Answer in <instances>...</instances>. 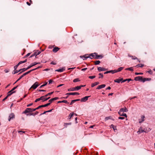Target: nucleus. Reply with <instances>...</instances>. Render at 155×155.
<instances>
[{"label": "nucleus", "instance_id": "5", "mask_svg": "<svg viewBox=\"0 0 155 155\" xmlns=\"http://www.w3.org/2000/svg\"><path fill=\"white\" fill-rule=\"evenodd\" d=\"M143 77L142 76H137L134 78V80L142 82Z\"/></svg>", "mask_w": 155, "mask_h": 155}, {"label": "nucleus", "instance_id": "53", "mask_svg": "<svg viewBox=\"0 0 155 155\" xmlns=\"http://www.w3.org/2000/svg\"><path fill=\"white\" fill-rule=\"evenodd\" d=\"M51 64L55 65L56 64V63L54 61H52L51 62Z\"/></svg>", "mask_w": 155, "mask_h": 155}, {"label": "nucleus", "instance_id": "48", "mask_svg": "<svg viewBox=\"0 0 155 155\" xmlns=\"http://www.w3.org/2000/svg\"><path fill=\"white\" fill-rule=\"evenodd\" d=\"M19 65L18 64H17L16 65L14 66V68L15 70L17 68V67H18V66Z\"/></svg>", "mask_w": 155, "mask_h": 155}, {"label": "nucleus", "instance_id": "23", "mask_svg": "<svg viewBox=\"0 0 155 155\" xmlns=\"http://www.w3.org/2000/svg\"><path fill=\"white\" fill-rule=\"evenodd\" d=\"M99 84L98 82H96L91 84V87H93L94 86L98 84Z\"/></svg>", "mask_w": 155, "mask_h": 155}, {"label": "nucleus", "instance_id": "62", "mask_svg": "<svg viewBox=\"0 0 155 155\" xmlns=\"http://www.w3.org/2000/svg\"><path fill=\"white\" fill-rule=\"evenodd\" d=\"M85 85H81L80 86H78V87H80V89H81L82 87H85Z\"/></svg>", "mask_w": 155, "mask_h": 155}, {"label": "nucleus", "instance_id": "55", "mask_svg": "<svg viewBox=\"0 0 155 155\" xmlns=\"http://www.w3.org/2000/svg\"><path fill=\"white\" fill-rule=\"evenodd\" d=\"M49 84H50L52 82L54 81H53L51 79H50L49 81Z\"/></svg>", "mask_w": 155, "mask_h": 155}, {"label": "nucleus", "instance_id": "61", "mask_svg": "<svg viewBox=\"0 0 155 155\" xmlns=\"http://www.w3.org/2000/svg\"><path fill=\"white\" fill-rule=\"evenodd\" d=\"M24 63L23 61H20L18 64L19 65L20 64H21L22 63Z\"/></svg>", "mask_w": 155, "mask_h": 155}, {"label": "nucleus", "instance_id": "27", "mask_svg": "<svg viewBox=\"0 0 155 155\" xmlns=\"http://www.w3.org/2000/svg\"><path fill=\"white\" fill-rule=\"evenodd\" d=\"M33 71V70H30V71L27 72H25V73H24L22 75L23 76H25L26 75L28 74L30 72H31L32 71Z\"/></svg>", "mask_w": 155, "mask_h": 155}, {"label": "nucleus", "instance_id": "49", "mask_svg": "<svg viewBox=\"0 0 155 155\" xmlns=\"http://www.w3.org/2000/svg\"><path fill=\"white\" fill-rule=\"evenodd\" d=\"M62 103H64L66 104H68L69 103L66 100H63L62 101Z\"/></svg>", "mask_w": 155, "mask_h": 155}, {"label": "nucleus", "instance_id": "21", "mask_svg": "<svg viewBox=\"0 0 155 155\" xmlns=\"http://www.w3.org/2000/svg\"><path fill=\"white\" fill-rule=\"evenodd\" d=\"M111 73L112 74L115 73L114 70H110V71H106V72L104 73V74H107L108 73Z\"/></svg>", "mask_w": 155, "mask_h": 155}, {"label": "nucleus", "instance_id": "39", "mask_svg": "<svg viewBox=\"0 0 155 155\" xmlns=\"http://www.w3.org/2000/svg\"><path fill=\"white\" fill-rule=\"evenodd\" d=\"M144 66V65L142 64H139L136 65V67H139L141 68H142Z\"/></svg>", "mask_w": 155, "mask_h": 155}, {"label": "nucleus", "instance_id": "9", "mask_svg": "<svg viewBox=\"0 0 155 155\" xmlns=\"http://www.w3.org/2000/svg\"><path fill=\"white\" fill-rule=\"evenodd\" d=\"M50 104H51V103H47L46 104H45V105H40V106H39L38 107H37V108L38 109H39V108H41V107H47V106L49 105Z\"/></svg>", "mask_w": 155, "mask_h": 155}, {"label": "nucleus", "instance_id": "50", "mask_svg": "<svg viewBox=\"0 0 155 155\" xmlns=\"http://www.w3.org/2000/svg\"><path fill=\"white\" fill-rule=\"evenodd\" d=\"M143 74V73H137V72H136L135 73V74H136V75H139V74L142 75V74Z\"/></svg>", "mask_w": 155, "mask_h": 155}, {"label": "nucleus", "instance_id": "7", "mask_svg": "<svg viewBox=\"0 0 155 155\" xmlns=\"http://www.w3.org/2000/svg\"><path fill=\"white\" fill-rule=\"evenodd\" d=\"M9 118L8 119V121H10L11 119H13L15 118V116L13 113H11L9 117Z\"/></svg>", "mask_w": 155, "mask_h": 155}, {"label": "nucleus", "instance_id": "22", "mask_svg": "<svg viewBox=\"0 0 155 155\" xmlns=\"http://www.w3.org/2000/svg\"><path fill=\"white\" fill-rule=\"evenodd\" d=\"M151 80V78H143L142 79V82H144L146 81H150Z\"/></svg>", "mask_w": 155, "mask_h": 155}, {"label": "nucleus", "instance_id": "13", "mask_svg": "<svg viewBox=\"0 0 155 155\" xmlns=\"http://www.w3.org/2000/svg\"><path fill=\"white\" fill-rule=\"evenodd\" d=\"M89 97V96H85V97L82 98L81 100V102L86 101L88 100V98Z\"/></svg>", "mask_w": 155, "mask_h": 155}, {"label": "nucleus", "instance_id": "8", "mask_svg": "<svg viewBox=\"0 0 155 155\" xmlns=\"http://www.w3.org/2000/svg\"><path fill=\"white\" fill-rule=\"evenodd\" d=\"M144 130L145 129H143V127H140L139 129V130L137 132V133L138 134H140L143 132H145V131Z\"/></svg>", "mask_w": 155, "mask_h": 155}, {"label": "nucleus", "instance_id": "29", "mask_svg": "<svg viewBox=\"0 0 155 155\" xmlns=\"http://www.w3.org/2000/svg\"><path fill=\"white\" fill-rule=\"evenodd\" d=\"M109 119H112L113 120H114V119H112V117L111 116H109V117H106L105 118V120H108Z\"/></svg>", "mask_w": 155, "mask_h": 155}, {"label": "nucleus", "instance_id": "63", "mask_svg": "<svg viewBox=\"0 0 155 155\" xmlns=\"http://www.w3.org/2000/svg\"><path fill=\"white\" fill-rule=\"evenodd\" d=\"M30 54V53H28V54H27L25 56V57H27Z\"/></svg>", "mask_w": 155, "mask_h": 155}, {"label": "nucleus", "instance_id": "41", "mask_svg": "<svg viewBox=\"0 0 155 155\" xmlns=\"http://www.w3.org/2000/svg\"><path fill=\"white\" fill-rule=\"evenodd\" d=\"M24 76L22 75H21L19 78L17 80V81L14 83V84H15L16 83L17 81H19Z\"/></svg>", "mask_w": 155, "mask_h": 155}, {"label": "nucleus", "instance_id": "33", "mask_svg": "<svg viewBox=\"0 0 155 155\" xmlns=\"http://www.w3.org/2000/svg\"><path fill=\"white\" fill-rule=\"evenodd\" d=\"M74 113H70L69 115V119H71V118L73 116V115H74Z\"/></svg>", "mask_w": 155, "mask_h": 155}, {"label": "nucleus", "instance_id": "16", "mask_svg": "<svg viewBox=\"0 0 155 155\" xmlns=\"http://www.w3.org/2000/svg\"><path fill=\"white\" fill-rule=\"evenodd\" d=\"M106 86V85L104 84H103L101 85H100L98 86L97 87V89H100Z\"/></svg>", "mask_w": 155, "mask_h": 155}, {"label": "nucleus", "instance_id": "35", "mask_svg": "<svg viewBox=\"0 0 155 155\" xmlns=\"http://www.w3.org/2000/svg\"><path fill=\"white\" fill-rule=\"evenodd\" d=\"M79 81H80V80L78 78L75 79L73 81L74 82H76Z\"/></svg>", "mask_w": 155, "mask_h": 155}, {"label": "nucleus", "instance_id": "3", "mask_svg": "<svg viewBox=\"0 0 155 155\" xmlns=\"http://www.w3.org/2000/svg\"><path fill=\"white\" fill-rule=\"evenodd\" d=\"M80 89V87H78V86L74 87H72L68 90V91H78Z\"/></svg>", "mask_w": 155, "mask_h": 155}, {"label": "nucleus", "instance_id": "11", "mask_svg": "<svg viewBox=\"0 0 155 155\" xmlns=\"http://www.w3.org/2000/svg\"><path fill=\"white\" fill-rule=\"evenodd\" d=\"M128 111L127 109L125 107L124 108H121L119 110V111L124 113V112H127Z\"/></svg>", "mask_w": 155, "mask_h": 155}, {"label": "nucleus", "instance_id": "18", "mask_svg": "<svg viewBox=\"0 0 155 155\" xmlns=\"http://www.w3.org/2000/svg\"><path fill=\"white\" fill-rule=\"evenodd\" d=\"M59 98L58 97H55L53 98H52L49 100V103H51L53 101L56 100H57Z\"/></svg>", "mask_w": 155, "mask_h": 155}, {"label": "nucleus", "instance_id": "4", "mask_svg": "<svg viewBox=\"0 0 155 155\" xmlns=\"http://www.w3.org/2000/svg\"><path fill=\"white\" fill-rule=\"evenodd\" d=\"M45 96H42L40 97L39 98H37L36 99V100L35 101V102H37L40 101V100H42L43 101H45Z\"/></svg>", "mask_w": 155, "mask_h": 155}, {"label": "nucleus", "instance_id": "43", "mask_svg": "<svg viewBox=\"0 0 155 155\" xmlns=\"http://www.w3.org/2000/svg\"><path fill=\"white\" fill-rule=\"evenodd\" d=\"M75 102H76V101L75 100H72L71 103L70 104V105H72L73 103H74Z\"/></svg>", "mask_w": 155, "mask_h": 155}, {"label": "nucleus", "instance_id": "12", "mask_svg": "<svg viewBox=\"0 0 155 155\" xmlns=\"http://www.w3.org/2000/svg\"><path fill=\"white\" fill-rule=\"evenodd\" d=\"M97 70L99 72L103 71L106 70L107 69L105 68H103L101 67H98Z\"/></svg>", "mask_w": 155, "mask_h": 155}, {"label": "nucleus", "instance_id": "47", "mask_svg": "<svg viewBox=\"0 0 155 155\" xmlns=\"http://www.w3.org/2000/svg\"><path fill=\"white\" fill-rule=\"evenodd\" d=\"M37 109H38L37 108V107L36 108H31V112L35 111Z\"/></svg>", "mask_w": 155, "mask_h": 155}, {"label": "nucleus", "instance_id": "30", "mask_svg": "<svg viewBox=\"0 0 155 155\" xmlns=\"http://www.w3.org/2000/svg\"><path fill=\"white\" fill-rule=\"evenodd\" d=\"M64 69L63 68H62L61 69L56 70H55V71H58V72H63V71H64Z\"/></svg>", "mask_w": 155, "mask_h": 155}, {"label": "nucleus", "instance_id": "24", "mask_svg": "<svg viewBox=\"0 0 155 155\" xmlns=\"http://www.w3.org/2000/svg\"><path fill=\"white\" fill-rule=\"evenodd\" d=\"M36 65V64H35V62H34V63H33V64H31L27 68H26V69H29V68H31V67L35 65Z\"/></svg>", "mask_w": 155, "mask_h": 155}, {"label": "nucleus", "instance_id": "57", "mask_svg": "<svg viewBox=\"0 0 155 155\" xmlns=\"http://www.w3.org/2000/svg\"><path fill=\"white\" fill-rule=\"evenodd\" d=\"M71 124V123H66L64 124V126H65V125H70Z\"/></svg>", "mask_w": 155, "mask_h": 155}, {"label": "nucleus", "instance_id": "14", "mask_svg": "<svg viewBox=\"0 0 155 155\" xmlns=\"http://www.w3.org/2000/svg\"><path fill=\"white\" fill-rule=\"evenodd\" d=\"M68 95H78L79 93L78 92L68 93L66 94Z\"/></svg>", "mask_w": 155, "mask_h": 155}, {"label": "nucleus", "instance_id": "42", "mask_svg": "<svg viewBox=\"0 0 155 155\" xmlns=\"http://www.w3.org/2000/svg\"><path fill=\"white\" fill-rule=\"evenodd\" d=\"M36 53H37V52H35L34 53V54H32V55H31L30 57V58H31L32 57H33L35 56L36 57Z\"/></svg>", "mask_w": 155, "mask_h": 155}, {"label": "nucleus", "instance_id": "40", "mask_svg": "<svg viewBox=\"0 0 155 155\" xmlns=\"http://www.w3.org/2000/svg\"><path fill=\"white\" fill-rule=\"evenodd\" d=\"M95 65H97L100 63V61H97L94 62Z\"/></svg>", "mask_w": 155, "mask_h": 155}, {"label": "nucleus", "instance_id": "17", "mask_svg": "<svg viewBox=\"0 0 155 155\" xmlns=\"http://www.w3.org/2000/svg\"><path fill=\"white\" fill-rule=\"evenodd\" d=\"M124 68V67H120L117 70H114V71L115 73H117L118 72L120 71Z\"/></svg>", "mask_w": 155, "mask_h": 155}, {"label": "nucleus", "instance_id": "51", "mask_svg": "<svg viewBox=\"0 0 155 155\" xmlns=\"http://www.w3.org/2000/svg\"><path fill=\"white\" fill-rule=\"evenodd\" d=\"M147 72H148L150 74H152L153 73V72L151 70H150L149 71Z\"/></svg>", "mask_w": 155, "mask_h": 155}, {"label": "nucleus", "instance_id": "15", "mask_svg": "<svg viewBox=\"0 0 155 155\" xmlns=\"http://www.w3.org/2000/svg\"><path fill=\"white\" fill-rule=\"evenodd\" d=\"M118 114L120 115L121 116H124L126 117H127V116L126 114L124 113V112H122L120 111L118 112Z\"/></svg>", "mask_w": 155, "mask_h": 155}, {"label": "nucleus", "instance_id": "60", "mask_svg": "<svg viewBox=\"0 0 155 155\" xmlns=\"http://www.w3.org/2000/svg\"><path fill=\"white\" fill-rule=\"evenodd\" d=\"M18 133H21L20 134H21L22 133H25V131H18Z\"/></svg>", "mask_w": 155, "mask_h": 155}, {"label": "nucleus", "instance_id": "44", "mask_svg": "<svg viewBox=\"0 0 155 155\" xmlns=\"http://www.w3.org/2000/svg\"><path fill=\"white\" fill-rule=\"evenodd\" d=\"M95 77H96L95 76H94H94H89V78L91 79H92L95 78Z\"/></svg>", "mask_w": 155, "mask_h": 155}, {"label": "nucleus", "instance_id": "64", "mask_svg": "<svg viewBox=\"0 0 155 155\" xmlns=\"http://www.w3.org/2000/svg\"><path fill=\"white\" fill-rule=\"evenodd\" d=\"M4 71H5V72L6 73H7L9 71V70H7V69H5V70Z\"/></svg>", "mask_w": 155, "mask_h": 155}, {"label": "nucleus", "instance_id": "58", "mask_svg": "<svg viewBox=\"0 0 155 155\" xmlns=\"http://www.w3.org/2000/svg\"><path fill=\"white\" fill-rule=\"evenodd\" d=\"M118 119H119L123 120L124 119V118L123 117H118Z\"/></svg>", "mask_w": 155, "mask_h": 155}, {"label": "nucleus", "instance_id": "32", "mask_svg": "<svg viewBox=\"0 0 155 155\" xmlns=\"http://www.w3.org/2000/svg\"><path fill=\"white\" fill-rule=\"evenodd\" d=\"M125 70H129V71H133V69L132 67H130V68H126L125 69Z\"/></svg>", "mask_w": 155, "mask_h": 155}, {"label": "nucleus", "instance_id": "26", "mask_svg": "<svg viewBox=\"0 0 155 155\" xmlns=\"http://www.w3.org/2000/svg\"><path fill=\"white\" fill-rule=\"evenodd\" d=\"M132 81V80L131 79L128 78V79H125L123 81L121 82L122 83V82H125L126 81H127L128 82H129L130 81Z\"/></svg>", "mask_w": 155, "mask_h": 155}, {"label": "nucleus", "instance_id": "52", "mask_svg": "<svg viewBox=\"0 0 155 155\" xmlns=\"http://www.w3.org/2000/svg\"><path fill=\"white\" fill-rule=\"evenodd\" d=\"M37 52V53H36V56L38 55H39V54H40V53H41V51H37L36 52Z\"/></svg>", "mask_w": 155, "mask_h": 155}, {"label": "nucleus", "instance_id": "38", "mask_svg": "<svg viewBox=\"0 0 155 155\" xmlns=\"http://www.w3.org/2000/svg\"><path fill=\"white\" fill-rule=\"evenodd\" d=\"M99 75H100V76L99 77V78H103V74L101 73H100L99 74Z\"/></svg>", "mask_w": 155, "mask_h": 155}, {"label": "nucleus", "instance_id": "31", "mask_svg": "<svg viewBox=\"0 0 155 155\" xmlns=\"http://www.w3.org/2000/svg\"><path fill=\"white\" fill-rule=\"evenodd\" d=\"M128 56L129 57H131L132 59L134 60V59H137V60H138V59H137V58L135 56H130V55H128Z\"/></svg>", "mask_w": 155, "mask_h": 155}, {"label": "nucleus", "instance_id": "28", "mask_svg": "<svg viewBox=\"0 0 155 155\" xmlns=\"http://www.w3.org/2000/svg\"><path fill=\"white\" fill-rule=\"evenodd\" d=\"M110 127L111 128H113L114 130H117L116 126H114L113 124H111V125Z\"/></svg>", "mask_w": 155, "mask_h": 155}, {"label": "nucleus", "instance_id": "36", "mask_svg": "<svg viewBox=\"0 0 155 155\" xmlns=\"http://www.w3.org/2000/svg\"><path fill=\"white\" fill-rule=\"evenodd\" d=\"M53 92H51L50 93H48V94H46V95H45L44 96L45 97H47L48 96L51 95V94H52L53 93Z\"/></svg>", "mask_w": 155, "mask_h": 155}, {"label": "nucleus", "instance_id": "1", "mask_svg": "<svg viewBox=\"0 0 155 155\" xmlns=\"http://www.w3.org/2000/svg\"><path fill=\"white\" fill-rule=\"evenodd\" d=\"M96 53H92L90 54V56L85 57L84 56H83V57L85 59H87V58H90L92 59L93 58H94L95 59V57L96 56Z\"/></svg>", "mask_w": 155, "mask_h": 155}, {"label": "nucleus", "instance_id": "45", "mask_svg": "<svg viewBox=\"0 0 155 155\" xmlns=\"http://www.w3.org/2000/svg\"><path fill=\"white\" fill-rule=\"evenodd\" d=\"M145 117L144 116H142L141 117V118L142 119V121L141 122L140 121L139 122L140 123L142 122H143L144 121V118Z\"/></svg>", "mask_w": 155, "mask_h": 155}, {"label": "nucleus", "instance_id": "25", "mask_svg": "<svg viewBox=\"0 0 155 155\" xmlns=\"http://www.w3.org/2000/svg\"><path fill=\"white\" fill-rule=\"evenodd\" d=\"M59 50V48L58 47H56L53 48L52 51L54 52H56Z\"/></svg>", "mask_w": 155, "mask_h": 155}, {"label": "nucleus", "instance_id": "19", "mask_svg": "<svg viewBox=\"0 0 155 155\" xmlns=\"http://www.w3.org/2000/svg\"><path fill=\"white\" fill-rule=\"evenodd\" d=\"M123 80V78H121L120 79H117L114 80V81L117 83H119L120 81H122Z\"/></svg>", "mask_w": 155, "mask_h": 155}, {"label": "nucleus", "instance_id": "59", "mask_svg": "<svg viewBox=\"0 0 155 155\" xmlns=\"http://www.w3.org/2000/svg\"><path fill=\"white\" fill-rule=\"evenodd\" d=\"M33 105V103H31L30 104H28L27 105V107H29L31 105Z\"/></svg>", "mask_w": 155, "mask_h": 155}, {"label": "nucleus", "instance_id": "10", "mask_svg": "<svg viewBox=\"0 0 155 155\" xmlns=\"http://www.w3.org/2000/svg\"><path fill=\"white\" fill-rule=\"evenodd\" d=\"M31 112V108H27L23 112V114H26L27 113Z\"/></svg>", "mask_w": 155, "mask_h": 155}, {"label": "nucleus", "instance_id": "56", "mask_svg": "<svg viewBox=\"0 0 155 155\" xmlns=\"http://www.w3.org/2000/svg\"><path fill=\"white\" fill-rule=\"evenodd\" d=\"M41 68V66H39V67H38L35 68V69H32V70H33V71H35L36 69H37L39 68Z\"/></svg>", "mask_w": 155, "mask_h": 155}, {"label": "nucleus", "instance_id": "20", "mask_svg": "<svg viewBox=\"0 0 155 155\" xmlns=\"http://www.w3.org/2000/svg\"><path fill=\"white\" fill-rule=\"evenodd\" d=\"M103 56L101 55H98L97 54V53L96 54V56L95 57V59H99L102 58H103Z\"/></svg>", "mask_w": 155, "mask_h": 155}, {"label": "nucleus", "instance_id": "34", "mask_svg": "<svg viewBox=\"0 0 155 155\" xmlns=\"http://www.w3.org/2000/svg\"><path fill=\"white\" fill-rule=\"evenodd\" d=\"M21 71V70L20 69L18 70H17L14 71V72H13L12 74H16V73L18 72L19 71Z\"/></svg>", "mask_w": 155, "mask_h": 155}, {"label": "nucleus", "instance_id": "54", "mask_svg": "<svg viewBox=\"0 0 155 155\" xmlns=\"http://www.w3.org/2000/svg\"><path fill=\"white\" fill-rule=\"evenodd\" d=\"M9 96H8V94H7V95L2 100L3 101H4L5 100H6L8 97Z\"/></svg>", "mask_w": 155, "mask_h": 155}, {"label": "nucleus", "instance_id": "6", "mask_svg": "<svg viewBox=\"0 0 155 155\" xmlns=\"http://www.w3.org/2000/svg\"><path fill=\"white\" fill-rule=\"evenodd\" d=\"M39 85L38 82H36L31 87L30 89L31 88H33L34 89H35Z\"/></svg>", "mask_w": 155, "mask_h": 155}, {"label": "nucleus", "instance_id": "37", "mask_svg": "<svg viewBox=\"0 0 155 155\" xmlns=\"http://www.w3.org/2000/svg\"><path fill=\"white\" fill-rule=\"evenodd\" d=\"M47 84H48V82H45L44 84H43L41 85L40 86V88H42V87L46 86Z\"/></svg>", "mask_w": 155, "mask_h": 155}, {"label": "nucleus", "instance_id": "2", "mask_svg": "<svg viewBox=\"0 0 155 155\" xmlns=\"http://www.w3.org/2000/svg\"><path fill=\"white\" fill-rule=\"evenodd\" d=\"M18 87V86H17L15 87H13L11 90L8 91V96H10L12 94L15 93V92L16 91H13L15 90L17 88V87Z\"/></svg>", "mask_w": 155, "mask_h": 155}, {"label": "nucleus", "instance_id": "46", "mask_svg": "<svg viewBox=\"0 0 155 155\" xmlns=\"http://www.w3.org/2000/svg\"><path fill=\"white\" fill-rule=\"evenodd\" d=\"M28 69H26V68H23L21 69L20 70H21V71H21V73L22 72H24V71H26V70H27Z\"/></svg>", "mask_w": 155, "mask_h": 155}]
</instances>
